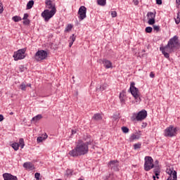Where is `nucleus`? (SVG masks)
<instances>
[{
  "mask_svg": "<svg viewBox=\"0 0 180 180\" xmlns=\"http://www.w3.org/2000/svg\"><path fill=\"white\" fill-rule=\"evenodd\" d=\"M179 47V38L178 37V36L175 35L169 40L166 46H161L160 48V51H162L165 58H169V53H174V51H175V50H178Z\"/></svg>",
  "mask_w": 180,
  "mask_h": 180,
  "instance_id": "1",
  "label": "nucleus"
},
{
  "mask_svg": "<svg viewBox=\"0 0 180 180\" xmlns=\"http://www.w3.org/2000/svg\"><path fill=\"white\" fill-rule=\"evenodd\" d=\"M92 141V140H89L86 142H84L82 140H79L76 143L75 148L69 151V155L71 157H78L79 155H85V154H88V146H89Z\"/></svg>",
  "mask_w": 180,
  "mask_h": 180,
  "instance_id": "2",
  "label": "nucleus"
},
{
  "mask_svg": "<svg viewBox=\"0 0 180 180\" xmlns=\"http://www.w3.org/2000/svg\"><path fill=\"white\" fill-rule=\"evenodd\" d=\"M47 9L41 13V16L44 19L45 22H49L57 12L56 8V4H53L51 0H46L45 2Z\"/></svg>",
  "mask_w": 180,
  "mask_h": 180,
  "instance_id": "3",
  "label": "nucleus"
},
{
  "mask_svg": "<svg viewBox=\"0 0 180 180\" xmlns=\"http://www.w3.org/2000/svg\"><path fill=\"white\" fill-rule=\"evenodd\" d=\"M146 117H147V110H142L137 113H133L131 117V120L132 122H143Z\"/></svg>",
  "mask_w": 180,
  "mask_h": 180,
  "instance_id": "4",
  "label": "nucleus"
},
{
  "mask_svg": "<svg viewBox=\"0 0 180 180\" xmlns=\"http://www.w3.org/2000/svg\"><path fill=\"white\" fill-rule=\"evenodd\" d=\"M48 57L49 53L44 50L38 51L34 56V58L35 61H37V63H43V61L46 60Z\"/></svg>",
  "mask_w": 180,
  "mask_h": 180,
  "instance_id": "5",
  "label": "nucleus"
},
{
  "mask_svg": "<svg viewBox=\"0 0 180 180\" xmlns=\"http://www.w3.org/2000/svg\"><path fill=\"white\" fill-rule=\"evenodd\" d=\"M26 50H27L26 48H23L14 52L13 57L15 61H19V60H23L26 57V55H25Z\"/></svg>",
  "mask_w": 180,
  "mask_h": 180,
  "instance_id": "6",
  "label": "nucleus"
},
{
  "mask_svg": "<svg viewBox=\"0 0 180 180\" xmlns=\"http://www.w3.org/2000/svg\"><path fill=\"white\" fill-rule=\"evenodd\" d=\"M178 129L176 127L170 125L169 127H167L164 131V136L165 137H175L176 136V132Z\"/></svg>",
  "mask_w": 180,
  "mask_h": 180,
  "instance_id": "7",
  "label": "nucleus"
},
{
  "mask_svg": "<svg viewBox=\"0 0 180 180\" xmlns=\"http://www.w3.org/2000/svg\"><path fill=\"white\" fill-rule=\"evenodd\" d=\"M134 85H136L134 82L131 83L129 91L134 98H135L136 102H140V92L139 91V89L136 88Z\"/></svg>",
  "mask_w": 180,
  "mask_h": 180,
  "instance_id": "8",
  "label": "nucleus"
},
{
  "mask_svg": "<svg viewBox=\"0 0 180 180\" xmlns=\"http://www.w3.org/2000/svg\"><path fill=\"white\" fill-rule=\"evenodd\" d=\"M154 160L150 156L145 157L144 169L145 171H150L154 168Z\"/></svg>",
  "mask_w": 180,
  "mask_h": 180,
  "instance_id": "9",
  "label": "nucleus"
},
{
  "mask_svg": "<svg viewBox=\"0 0 180 180\" xmlns=\"http://www.w3.org/2000/svg\"><path fill=\"white\" fill-rule=\"evenodd\" d=\"M78 18L79 20H84L86 18V7L84 6H80L78 11Z\"/></svg>",
  "mask_w": 180,
  "mask_h": 180,
  "instance_id": "10",
  "label": "nucleus"
},
{
  "mask_svg": "<svg viewBox=\"0 0 180 180\" xmlns=\"http://www.w3.org/2000/svg\"><path fill=\"white\" fill-rule=\"evenodd\" d=\"M108 167L112 171H115V172L119 171V161H117V160H111L108 163Z\"/></svg>",
  "mask_w": 180,
  "mask_h": 180,
  "instance_id": "11",
  "label": "nucleus"
},
{
  "mask_svg": "<svg viewBox=\"0 0 180 180\" xmlns=\"http://www.w3.org/2000/svg\"><path fill=\"white\" fill-rule=\"evenodd\" d=\"M147 18L148 19V25H154L155 23V13L148 12L147 13Z\"/></svg>",
  "mask_w": 180,
  "mask_h": 180,
  "instance_id": "12",
  "label": "nucleus"
},
{
  "mask_svg": "<svg viewBox=\"0 0 180 180\" xmlns=\"http://www.w3.org/2000/svg\"><path fill=\"white\" fill-rule=\"evenodd\" d=\"M167 174H169V177L167 178V180H176L177 176H176V172L175 170H171L169 169L167 170Z\"/></svg>",
  "mask_w": 180,
  "mask_h": 180,
  "instance_id": "13",
  "label": "nucleus"
},
{
  "mask_svg": "<svg viewBox=\"0 0 180 180\" xmlns=\"http://www.w3.org/2000/svg\"><path fill=\"white\" fill-rule=\"evenodd\" d=\"M3 178L4 180H18V177H16V176H13L8 173H4L3 174Z\"/></svg>",
  "mask_w": 180,
  "mask_h": 180,
  "instance_id": "14",
  "label": "nucleus"
},
{
  "mask_svg": "<svg viewBox=\"0 0 180 180\" xmlns=\"http://www.w3.org/2000/svg\"><path fill=\"white\" fill-rule=\"evenodd\" d=\"M24 168H26L29 171H33L34 169V165L32 162H25L23 164Z\"/></svg>",
  "mask_w": 180,
  "mask_h": 180,
  "instance_id": "15",
  "label": "nucleus"
},
{
  "mask_svg": "<svg viewBox=\"0 0 180 180\" xmlns=\"http://www.w3.org/2000/svg\"><path fill=\"white\" fill-rule=\"evenodd\" d=\"M103 64L105 67V68H106L107 70H108V68H112V62H110V60L104 59L103 60Z\"/></svg>",
  "mask_w": 180,
  "mask_h": 180,
  "instance_id": "16",
  "label": "nucleus"
},
{
  "mask_svg": "<svg viewBox=\"0 0 180 180\" xmlns=\"http://www.w3.org/2000/svg\"><path fill=\"white\" fill-rule=\"evenodd\" d=\"M126 91H122L120 94V101L121 102V103H124V102H126Z\"/></svg>",
  "mask_w": 180,
  "mask_h": 180,
  "instance_id": "17",
  "label": "nucleus"
},
{
  "mask_svg": "<svg viewBox=\"0 0 180 180\" xmlns=\"http://www.w3.org/2000/svg\"><path fill=\"white\" fill-rule=\"evenodd\" d=\"M139 139H140V135H139L138 134H133L131 136L129 140L130 141H134V140H139Z\"/></svg>",
  "mask_w": 180,
  "mask_h": 180,
  "instance_id": "18",
  "label": "nucleus"
},
{
  "mask_svg": "<svg viewBox=\"0 0 180 180\" xmlns=\"http://www.w3.org/2000/svg\"><path fill=\"white\" fill-rule=\"evenodd\" d=\"M47 137H49V136H47V134L44 135L43 136H39L37 139V141L38 143H42L43 141H44V140H46V139H47Z\"/></svg>",
  "mask_w": 180,
  "mask_h": 180,
  "instance_id": "19",
  "label": "nucleus"
},
{
  "mask_svg": "<svg viewBox=\"0 0 180 180\" xmlns=\"http://www.w3.org/2000/svg\"><path fill=\"white\" fill-rule=\"evenodd\" d=\"M43 116H41V115H37L35 117H32V122H34L36 123V122H39V120H40V119H42Z\"/></svg>",
  "mask_w": 180,
  "mask_h": 180,
  "instance_id": "20",
  "label": "nucleus"
},
{
  "mask_svg": "<svg viewBox=\"0 0 180 180\" xmlns=\"http://www.w3.org/2000/svg\"><path fill=\"white\" fill-rule=\"evenodd\" d=\"M92 119L94 120H102V116L99 113L94 114Z\"/></svg>",
  "mask_w": 180,
  "mask_h": 180,
  "instance_id": "21",
  "label": "nucleus"
},
{
  "mask_svg": "<svg viewBox=\"0 0 180 180\" xmlns=\"http://www.w3.org/2000/svg\"><path fill=\"white\" fill-rule=\"evenodd\" d=\"M33 5H34V1L33 0L30 1L27 4V9H32V8H33Z\"/></svg>",
  "mask_w": 180,
  "mask_h": 180,
  "instance_id": "22",
  "label": "nucleus"
},
{
  "mask_svg": "<svg viewBox=\"0 0 180 180\" xmlns=\"http://www.w3.org/2000/svg\"><path fill=\"white\" fill-rule=\"evenodd\" d=\"M70 39L72 41L69 43V47H72V44H74V41H75V36L72 34V36H71Z\"/></svg>",
  "mask_w": 180,
  "mask_h": 180,
  "instance_id": "23",
  "label": "nucleus"
},
{
  "mask_svg": "<svg viewBox=\"0 0 180 180\" xmlns=\"http://www.w3.org/2000/svg\"><path fill=\"white\" fill-rule=\"evenodd\" d=\"M11 147H13L15 151H18L19 150V143H14L11 145Z\"/></svg>",
  "mask_w": 180,
  "mask_h": 180,
  "instance_id": "24",
  "label": "nucleus"
},
{
  "mask_svg": "<svg viewBox=\"0 0 180 180\" xmlns=\"http://www.w3.org/2000/svg\"><path fill=\"white\" fill-rule=\"evenodd\" d=\"M97 3L101 6H105V5H106V0H97Z\"/></svg>",
  "mask_w": 180,
  "mask_h": 180,
  "instance_id": "25",
  "label": "nucleus"
},
{
  "mask_svg": "<svg viewBox=\"0 0 180 180\" xmlns=\"http://www.w3.org/2000/svg\"><path fill=\"white\" fill-rule=\"evenodd\" d=\"M72 29V25L68 24L65 30V32H71Z\"/></svg>",
  "mask_w": 180,
  "mask_h": 180,
  "instance_id": "26",
  "label": "nucleus"
},
{
  "mask_svg": "<svg viewBox=\"0 0 180 180\" xmlns=\"http://www.w3.org/2000/svg\"><path fill=\"white\" fill-rule=\"evenodd\" d=\"M12 19L14 22H20V20H22V18L18 15L13 17Z\"/></svg>",
  "mask_w": 180,
  "mask_h": 180,
  "instance_id": "27",
  "label": "nucleus"
},
{
  "mask_svg": "<svg viewBox=\"0 0 180 180\" xmlns=\"http://www.w3.org/2000/svg\"><path fill=\"white\" fill-rule=\"evenodd\" d=\"M19 146H20L21 148H23V147H25V140H23V139H20L19 140Z\"/></svg>",
  "mask_w": 180,
  "mask_h": 180,
  "instance_id": "28",
  "label": "nucleus"
},
{
  "mask_svg": "<svg viewBox=\"0 0 180 180\" xmlns=\"http://www.w3.org/2000/svg\"><path fill=\"white\" fill-rule=\"evenodd\" d=\"M26 88H27V86H26V84L22 83L20 85V89L21 91H26Z\"/></svg>",
  "mask_w": 180,
  "mask_h": 180,
  "instance_id": "29",
  "label": "nucleus"
},
{
  "mask_svg": "<svg viewBox=\"0 0 180 180\" xmlns=\"http://www.w3.org/2000/svg\"><path fill=\"white\" fill-rule=\"evenodd\" d=\"M134 150H138V148H141V143H135L134 145Z\"/></svg>",
  "mask_w": 180,
  "mask_h": 180,
  "instance_id": "30",
  "label": "nucleus"
},
{
  "mask_svg": "<svg viewBox=\"0 0 180 180\" xmlns=\"http://www.w3.org/2000/svg\"><path fill=\"white\" fill-rule=\"evenodd\" d=\"M145 32L146 33H151V32H153V27H147L146 29H145Z\"/></svg>",
  "mask_w": 180,
  "mask_h": 180,
  "instance_id": "31",
  "label": "nucleus"
},
{
  "mask_svg": "<svg viewBox=\"0 0 180 180\" xmlns=\"http://www.w3.org/2000/svg\"><path fill=\"white\" fill-rule=\"evenodd\" d=\"M106 88H108V84H104L100 86V89L101 91H105V89H106Z\"/></svg>",
  "mask_w": 180,
  "mask_h": 180,
  "instance_id": "32",
  "label": "nucleus"
},
{
  "mask_svg": "<svg viewBox=\"0 0 180 180\" xmlns=\"http://www.w3.org/2000/svg\"><path fill=\"white\" fill-rule=\"evenodd\" d=\"M122 130L123 133H129V128H127V127H122Z\"/></svg>",
  "mask_w": 180,
  "mask_h": 180,
  "instance_id": "33",
  "label": "nucleus"
},
{
  "mask_svg": "<svg viewBox=\"0 0 180 180\" xmlns=\"http://www.w3.org/2000/svg\"><path fill=\"white\" fill-rule=\"evenodd\" d=\"M175 22L176 25H179L180 23V18H179V14H177L176 18H175Z\"/></svg>",
  "mask_w": 180,
  "mask_h": 180,
  "instance_id": "34",
  "label": "nucleus"
},
{
  "mask_svg": "<svg viewBox=\"0 0 180 180\" xmlns=\"http://www.w3.org/2000/svg\"><path fill=\"white\" fill-rule=\"evenodd\" d=\"M23 25H30V20L29 19H26V20H23Z\"/></svg>",
  "mask_w": 180,
  "mask_h": 180,
  "instance_id": "35",
  "label": "nucleus"
},
{
  "mask_svg": "<svg viewBox=\"0 0 180 180\" xmlns=\"http://www.w3.org/2000/svg\"><path fill=\"white\" fill-rule=\"evenodd\" d=\"M154 174L155 173H160V167H155L154 170H153Z\"/></svg>",
  "mask_w": 180,
  "mask_h": 180,
  "instance_id": "36",
  "label": "nucleus"
},
{
  "mask_svg": "<svg viewBox=\"0 0 180 180\" xmlns=\"http://www.w3.org/2000/svg\"><path fill=\"white\" fill-rule=\"evenodd\" d=\"M110 13H111L112 18H116V16H117V12L116 11H111Z\"/></svg>",
  "mask_w": 180,
  "mask_h": 180,
  "instance_id": "37",
  "label": "nucleus"
},
{
  "mask_svg": "<svg viewBox=\"0 0 180 180\" xmlns=\"http://www.w3.org/2000/svg\"><path fill=\"white\" fill-rule=\"evenodd\" d=\"M66 174H67L68 176H71V175H72V170H71V169H68V170L66 171Z\"/></svg>",
  "mask_w": 180,
  "mask_h": 180,
  "instance_id": "38",
  "label": "nucleus"
},
{
  "mask_svg": "<svg viewBox=\"0 0 180 180\" xmlns=\"http://www.w3.org/2000/svg\"><path fill=\"white\" fill-rule=\"evenodd\" d=\"M153 29L155 32H160V26L158 25H153Z\"/></svg>",
  "mask_w": 180,
  "mask_h": 180,
  "instance_id": "39",
  "label": "nucleus"
},
{
  "mask_svg": "<svg viewBox=\"0 0 180 180\" xmlns=\"http://www.w3.org/2000/svg\"><path fill=\"white\" fill-rule=\"evenodd\" d=\"M2 12H4V4L0 3V13H2Z\"/></svg>",
  "mask_w": 180,
  "mask_h": 180,
  "instance_id": "40",
  "label": "nucleus"
},
{
  "mask_svg": "<svg viewBox=\"0 0 180 180\" xmlns=\"http://www.w3.org/2000/svg\"><path fill=\"white\" fill-rule=\"evenodd\" d=\"M155 176H153V178L154 180H155V178H157V179H158L160 177H158L160 176V173H155Z\"/></svg>",
  "mask_w": 180,
  "mask_h": 180,
  "instance_id": "41",
  "label": "nucleus"
},
{
  "mask_svg": "<svg viewBox=\"0 0 180 180\" xmlns=\"http://www.w3.org/2000/svg\"><path fill=\"white\" fill-rule=\"evenodd\" d=\"M27 18H29V14L28 13H25L24 16L22 18V20H26V19H27Z\"/></svg>",
  "mask_w": 180,
  "mask_h": 180,
  "instance_id": "42",
  "label": "nucleus"
},
{
  "mask_svg": "<svg viewBox=\"0 0 180 180\" xmlns=\"http://www.w3.org/2000/svg\"><path fill=\"white\" fill-rule=\"evenodd\" d=\"M176 4L177 8H180V0H176Z\"/></svg>",
  "mask_w": 180,
  "mask_h": 180,
  "instance_id": "43",
  "label": "nucleus"
},
{
  "mask_svg": "<svg viewBox=\"0 0 180 180\" xmlns=\"http://www.w3.org/2000/svg\"><path fill=\"white\" fill-rule=\"evenodd\" d=\"M156 3L158 5H162V0H156Z\"/></svg>",
  "mask_w": 180,
  "mask_h": 180,
  "instance_id": "44",
  "label": "nucleus"
},
{
  "mask_svg": "<svg viewBox=\"0 0 180 180\" xmlns=\"http://www.w3.org/2000/svg\"><path fill=\"white\" fill-rule=\"evenodd\" d=\"M35 178L36 179H39L40 178V173H35Z\"/></svg>",
  "mask_w": 180,
  "mask_h": 180,
  "instance_id": "45",
  "label": "nucleus"
},
{
  "mask_svg": "<svg viewBox=\"0 0 180 180\" xmlns=\"http://www.w3.org/2000/svg\"><path fill=\"white\" fill-rule=\"evenodd\" d=\"M77 134V129H72V134Z\"/></svg>",
  "mask_w": 180,
  "mask_h": 180,
  "instance_id": "46",
  "label": "nucleus"
},
{
  "mask_svg": "<svg viewBox=\"0 0 180 180\" xmlns=\"http://www.w3.org/2000/svg\"><path fill=\"white\" fill-rule=\"evenodd\" d=\"M150 78H154V77H155L154 73L150 72Z\"/></svg>",
  "mask_w": 180,
  "mask_h": 180,
  "instance_id": "47",
  "label": "nucleus"
},
{
  "mask_svg": "<svg viewBox=\"0 0 180 180\" xmlns=\"http://www.w3.org/2000/svg\"><path fill=\"white\" fill-rule=\"evenodd\" d=\"M134 5H137L139 4V0H134Z\"/></svg>",
  "mask_w": 180,
  "mask_h": 180,
  "instance_id": "48",
  "label": "nucleus"
},
{
  "mask_svg": "<svg viewBox=\"0 0 180 180\" xmlns=\"http://www.w3.org/2000/svg\"><path fill=\"white\" fill-rule=\"evenodd\" d=\"M4 120V115H0V122H2Z\"/></svg>",
  "mask_w": 180,
  "mask_h": 180,
  "instance_id": "49",
  "label": "nucleus"
},
{
  "mask_svg": "<svg viewBox=\"0 0 180 180\" xmlns=\"http://www.w3.org/2000/svg\"><path fill=\"white\" fill-rule=\"evenodd\" d=\"M26 86H29L30 88H32V84H28L26 85Z\"/></svg>",
  "mask_w": 180,
  "mask_h": 180,
  "instance_id": "50",
  "label": "nucleus"
},
{
  "mask_svg": "<svg viewBox=\"0 0 180 180\" xmlns=\"http://www.w3.org/2000/svg\"><path fill=\"white\" fill-rule=\"evenodd\" d=\"M10 115H13V112H11Z\"/></svg>",
  "mask_w": 180,
  "mask_h": 180,
  "instance_id": "51",
  "label": "nucleus"
}]
</instances>
